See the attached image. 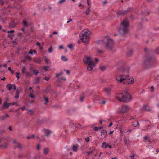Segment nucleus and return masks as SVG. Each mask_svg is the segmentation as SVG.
<instances>
[{"label": "nucleus", "instance_id": "603ef678", "mask_svg": "<svg viewBox=\"0 0 159 159\" xmlns=\"http://www.w3.org/2000/svg\"><path fill=\"white\" fill-rule=\"evenodd\" d=\"M84 99V97L83 96H82L80 98V100L81 102L83 101Z\"/></svg>", "mask_w": 159, "mask_h": 159}, {"label": "nucleus", "instance_id": "6ab92c4d", "mask_svg": "<svg viewBox=\"0 0 159 159\" xmlns=\"http://www.w3.org/2000/svg\"><path fill=\"white\" fill-rule=\"evenodd\" d=\"M143 139H144V142H151L149 138L147 136H145L144 137Z\"/></svg>", "mask_w": 159, "mask_h": 159}, {"label": "nucleus", "instance_id": "0e129e2a", "mask_svg": "<svg viewBox=\"0 0 159 159\" xmlns=\"http://www.w3.org/2000/svg\"><path fill=\"white\" fill-rule=\"evenodd\" d=\"M40 146L39 144H37V148L38 150H39L40 149Z\"/></svg>", "mask_w": 159, "mask_h": 159}, {"label": "nucleus", "instance_id": "cd10ccee", "mask_svg": "<svg viewBox=\"0 0 159 159\" xmlns=\"http://www.w3.org/2000/svg\"><path fill=\"white\" fill-rule=\"evenodd\" d=\"M143 109L145 110H146L147 111H149V108L148 106L145 105L143 107Z\"/></svg>", "mask_w": 159, "mask_h": 159}, {"label": "nucleus", "instance_id": "052dcab7", "mask_svg": "<svg viewBox=\"0 0 159 159\" xmlns=\"http://www.w3.org/2000/svg\"><path fill=\"white\" fill-rule=\"evenodd\" d=\"M87 3L89 5V7H90V1L89 0H87Z\"/></svg>", "mask_w": 159, "mask_h": 159}, {"label": "nucleus", "instance_id": "6e6552de", "mask_svg": "<svg viewBox=\"0 0 159 159\" xmlns=\"http://www.w3.org/2000/svg\"><path fill=\"white\" fill-rule=\"evenodd\" d=\"M130 107L127 105H124L122 106L121 108L119 111L120 113H125L129 110Z\"/></svg>", "mask_w": 159, "mask_h": 159}, {"label": "nucleus", "instance_id": "37998d69", "mask_svg": "<svg viewBox=\"0 0 159 159\" xmlns=\"http://www.w3.org/2000/svg\"><path fill=\"white\" fill-rule=\"evenodd\" d=\"M24 74L27 76H29L30 75V73L29 72L26 71L25 72Z\"/></svg>", "mask_w": 159, "mask_h": 159}, {"label": "nucleus", "instance_id": "49530a36", "mask_svg": "<svg viewBox=\"0 0 159 159\" xmlns=\"http://www.w3.org/2000/svg\"><path fill=\"white\" fill-rule=\"evenodd\" d=\"M146 147L147 148L151 149L153 148V147L152 145H151L147 146H146Z\"/></svg>", "mask_w": 159, "mask_h": 159}, {"label": "nucleus", "instance_id": "4c0bfd02", "mask_svg": "<svg viewBox=\"0 0 159 159\" xmlns=\"http://www.w3.org/2000/svg\"><path fill=\"white\" fill-rule=\"evenodd\" d=\"M63 74V72H61L59 73H57L56 74V76L57 77H58L59 76Z\"/></svg>", "mask_w": 159, "mask_h": 159}, {"label": "nucleus", "instance_id": "e433bc0d", "mask_svg": "<svg viewBox=\"0 0 159 159\" xmlns=\"http://www.w3.org/2000/svg\"><path fill=\"white\" fill-rule=\"evenodd\" d=\"M26 68L25 66H23V67L22 70V73L24 74H25V72H26Z\"/></svg>", "mask_w": 159, "mask_h": 159}, {"label": "nucleus", "instance_id": "e2e57ef3", "mask_svg": "<svg viewBox=\"0 0 159 159\" xmlns=\"http://www.w3.org/2000/svg\"><path fill=\"white\" fill-rule=\"evenodd\" d=\"M30 96L32 98H35V96L31 93L30 95Z\"/></svg>", "mask_w": 159, "mask_h": 159}, {"label": "nucleus", "instance_id": "20e7f679", "mask_svg": "<svg viewBox=\"0 0 159 159\" xmlns=\"http://www.w3.org/2000/svg\"><path fill=\"white\" fill-rule=\"evenodd\" d=\"M90 32L88 29H86L82 31L79 35L80 40L82 41L86 44L89 41V38Z\"/></svg>", "mask_w": 159, "mask_h": 159}, {"label": "nucleus", "instance_id": "c03bdc74", "mask_svg": "<svg viewBox=\"0 0 159 159\" xmlns=\"http://www.w3.org/2000/svg\"><path fill=\"white\" fill-rule=\"evenodd\" d=\"M66 1V0H61L58 2V3L60 4H61L64 2Z\"/></svg>", "mask_w": 159, "mask_h": 159}, {"label": "nucleus", "instance_id": "8fccbe9b", "mask_svg": "<svg viewBox=\"0 0 159 159\" xmlns=\"http://www.w3.org/2000/svg\"><path fill=\"white\" fill-rule=\"evenodd\" d=\"M109 147L110 148H112V146L111 145H109L108 144H107L105 146V148H107V147Z\"/></svg>", "mask_w": 159, "mask_h": 159}, {"label": "nucleus", "instance_id": "69168bd1", "mask_svg": "<svg viewBox=\"0 0 159 159\" xmlns=\"http://www.w3.org/2000/svg\"><path fill=\"white\" fill-rule=\"evenodd\" d=\"M9 130L11 131H12V128L11 126H10L9 127Z\"/></svg>", "mask_w": 159, "mask_h": 159}, {"label": "nucleus", "instance_id": "5fc2aeb1", "mask_svg": "<svg viewBox=\"0 0 159 159\" xmlns=\"http://www.w3.org/2000/svg\"><path fill=\"white\" fill-rule=\"evenodd\" d=\"M40 79V78L39 77H37L36 79V82L38 83H39V81Z\"/></svg>", "mask_w": 159, "mask_h": 159}, {"label": "nucleus", "instance_id": "a19ab883", "mask_svg": "<svg viewBox=\"0 0 159 159\" xmlns=\"http://www.w3.org/2000/svg\"><path fill=\"white\" fill-rule=\"evenodd\" d=\"M132 131V129H129L127 131L125 130L123 131V132L125 133H127V132L130 133Z\"/></svg>", "mask_w": 159, "mask_h": 159}, {"label": "nucleus", "instance_id": "b1692460", "mask_svg": "<svg viewBox=\"0 0 159 159\" xmlns=\"http://www.w3.org/2000/svg\"><path fill=\"white\" fill-rule=\"evenodd\" d=\"M58 81L60 82H63L66 80V79L64 77H62L61 78H58Z\"/></svg>", "mask_w": 159, "mask_h": 159}, {"label": "nucleus", "instance_id": "a211bd4d", "mask_svg": "<svg viewBox=\"0 0 159 159\" xmlns=\"http://www.w3.org/2000/svg\"><path fill=\"white\" fill-rule=\"evenodd\" d=\"M33 61L36 63H40L41 62V60L40 58H37L34 59L33 60Z\"/></svg>", "mask_w": 159, "mask_h": 159}, {"label": "nucleus", "instance_id": "6e6d98bb", "mask_svg": "<svg viewBox=\"0 0 159 159\" xmlns=\"http://www.w3.org/2000/svg\"><path fill=\"white\" fill-rule=\"evenodd\" d=\"M44 61L46 63H48L49 62L47 58H46L44 59Z\"/></svg>", "mask_w": 159, "mask_h": 159}, {"label": "nucleus", "instance_id": "58836bf2", "mask_svg": "<svg viewBox=\"0 0 159 159\" xmlns=\"http://www.w3.org/2000/svg\"><path fill=\"white\" fill-rule=\"evenodd\" d=\"M52 46H50L48 49V51L49 53H51L52 52Z\"/></svg>", "mask_w": 159, "mask_h": 159}, {"label": "nucleus", "instance_id": "423d86ee", "mask_svg": "<svg viewBox=\"0 0 159 159\" xmlns=\"http://www.w3.org/2000/svg\"><path fill=\"white\" fill-rule=\"evenodd\" d=\"M114 42L112 39L108 38L107 40L106 48L108 50L112 51L114 47Z\"/></svg>", "mask_w": 159, "mask_h": 159}, {"label": "nucleus", "instance_id": "a18cd8bd", "mask_svg": "<svg viewBox=\"0 0 159 159\" xmlns=\"http://www.w3.org/2000/svg\"><path fill=\"white\" fill-rule=\"evenodd\" d=\"M26 110H28L29 112L31 114H33L34 113L33 111L32 110H29L28 109H26Z\"/></svg>", "mask_w": 159, "mask_h": 159}, {"label": "nucleus", "instance_id": "dca6fc26", "mask_svg": "<svg viewBox=\"0 0 159 159\" xmlns=\"http://www.w3.org/2000/svg\"><path fill=\"white\" fill-rule=\"evenodd\" d=\"M16 24L15 23L14 21H12L9 24V27L11 28H13L16 26Z\"/></svg>", "mask_w": 159, "mask_h": 159}, {"label": "nucleus", "instance_id": "aec40b11", "mask_svg": "<svg viewBox=\"0 0 159 159\" xmlns=\"http://www.w3.org/2000/svg\"><path fill=\"white\" fill-rule=\"evenodd\" d=\"M19 88H18L16 90V93L15 95V98H18L19 97Z\"/></svg>", "mask_w": 159, "mask_h": 159}, {"label": "nucleus", "instance_id": "ddd939ff", "mask_svg": "<svg viewBox=\"0 0 159 159\" xmlns=\"http://www.w3.org/2000/svg\"><path fill=\"white\" fill-rule=\"evenodd\" d=\"M78 144L73 145L72 147L73 151L75 152H77L78 150Z\"/></svg>", "mask_w": 159, "mask_h": 159}, {"label": "nucleus", "instance_id": "2eb2a0df", "mask_svg": "<svg viewBox=\"0 0 159 159\" xmlns=\"http://www.w3.org/2000/svg\"><path fill=\"white\" fill-rule=\"evenodd\" d=\"M104 90L107 95H109L111 90V89L109 87H106L104 88Z\"/></svg>", "mask_w": 159, "mask_h": 159}, {"label": "nucleus", "instance_id": "5701e85b", "mask_svg": "<svg viewBox=\"0 0 159 159\" xmlns=\"http://www.w3.org/2000/svg\"><path fill=\"white\" fill-rule=\"evenodd\" d=\"M13 88L12 85L11 84H9L7 85V90H11V89Z\"/></svg>", "mask_w": 159, "mask_h": 159}, {"label": "nucleus", "instance_id": "680f3d73", "mask_svg": "<svg viewBox=\"0 0 159 159\" xmlns=\"http://www.w3.org/2000/svg\"><path fill=\"white\" fill-rule=\"evenodd\" d=\"M124 142H125V144H126V143H127V139L126 138H124Z\"/></svg>", "mask_w": 159, "mask_h": 159}, {"label": "nucleus", "instance_id": "79ce46f5", "mask_svg": "<svg viewBox=\"0 0 159 159\" xmlns=\"http://www.w3.org/2000/svg\"><path fill=\"white\" fill-rule=\"evenodd\" d=\"M106 69V67L105 66H101L100 67V69L101 70H104Z\"/></svg>", "mask_w": 159, "mask_h": 159}, {"label": "nucleus", "instance_id": "f3484780", "mask_svg": "<svg viewBox=\"0 0 159 159\" xmlns=\"http://www.w3.org/2000/svg\"><path fill=\"white\" fill-rule=\"evenodd\" d=\"M9 117V115L7 114H6L5 115L1 116V120H2L5 121Z\"/></svg>", "mask_w": 159, "mask_h": 159}, {"label": "nucleus", "instance_id": "4d7b16f0", "mask_svg": "<svg viewBox=\"0 0 159 159\" xmlns=\"http://www.w3.org/2000/svg\"><path fill=\"white\" fill-rule=\"evenodd\" d=\"M107 145L106 144V142H104L102 143L101 147L102 148H103L104 145Z\"/></svg>", "mask_w": 159, "mask_h": 159}, {"label": "nucleus", "instance_id": "7ed1b4c3", "mask_svg": "<svg viewBox=\"0 0 159 159\" xmlns=\"http://www.w3.org/2000/svg\"><path fill=\"white\" fill-rule=\"evenodd\" d=\"M129 24L127 20L125 19L121 23V24L118 29L119 33L122 35L127 33L128 30Z\"/></svg>", "mask_w": 159, "mask_h": 159}, {"label": "nucleus", "instance_id": "de8ad7c7", "mask_svg": "<svg viewBox=\"0 0 159 159\" xmlns=\"http://www.w3.org/2000/svg\"><path fill=\"white\" fill-rule=\"evenodd\" d=\"M89 140V137H86L85 140L86 142H88Z\"/></svg>", "mask_w": 159, "mask_h": 159}, {"label": "nucleus", "instance_id": "c9c22d12", "mask_svg": "<svg viewBox=\"0 0 159 159\" xmlns=\"http://www.w3.org/2000/svg\"><path fill=\"white\" fill-rule=\"evenodd\" d=\"M7 144H5L4 145L3 144L2 145H0V147H2V148H7Z\"/></svg>", "mask_w": 159, "mask_h": 159}, {"label": "nucleus", "instance_id": "c756f323", "mask_svg": "<svg viewBox=\"0 0 159 159\" xmlns=\"http://www.w3.org/2000/svg\"><path fill=\"white\" fill-rule=\"evenodd\" d=\"M49 152V149L48 148H45L43 150V153L45 154H47Z\"/></svg>", "mask_w": 159, "mask_h": 159}, {"label": "nucleus", "instance_id": "4468645a", "mask_svg": "<svg viewBox=\"0 0 159 159\" xmlns=\"http://www.w3.org/2000/svg\"><path fill=\"white\" fill-rule=\"evenodd\" d=\"M10 106L9 103H8L5 102L3 103V106H2V108L4 109H7Z\"/></svg>", "mask_w": 159, "mask_h": 159}, {"label": "nucleus", "instance_id": "864d4df0", "mask_svg": "<svg viewBox=\"0 0 159 159\" xmlns=\"http://www.w3.org/2000/svg\"><path fill=\"white\" fill-rule=\"evenodd\" d=\"M68 47L70 49H72L73 48V45L72 44H69L68 45Z\"/></svg>", "mask_w": 159, "mask_h": 159}, {"label": "nucleus", "instance_id": "bf43d9fd", "mask_svg": "<svg viewBox=\"0 0 159 159\" xmlns=\"http://www.w3.org/2000/svg\"><path fill=\"white\" fill-rule=\"evenodd\" d=\"M10 105H13L16 104V103L15 102H12L11 103H9Z\"/></svg>", "mask_w": 159, "mask_h": 159}, {"label": "nucleus", "instance_id": "72a5a7b5", "mask_svg": "<svg viewBox=\"0 0 159 159\" xmlns=\"http://www.w3.org/2000/svg\"><path fill=\"white\" fill-rule=\"evenodd\" d=\"M25 58L28 60H30L31 59V57L28 55H26L25 57Z\"/></svg>", "mask_w": 159, "mask_h": 159}, {"label": "nucleus", "instance_id": "4be33fe9", "mask_svg": "<svg viewBox=\"0 0 159 159\" xmlns=\"http://www.w3.org/2000/svg\"><path fill=\"white\" fill-rule=\"evenodd\" d=\"M34 53L35 54H36L37 53V51H36V50H33L32 49H30L28 53L29 54H33Z\"/></svg>", "mask_w": 159, "mask_h": 159}, {"label": "nucleus", "instance_id": "39448f33", "mask_svg": "<svg viewBox=\"0 0 159 159\" xmlns=\"http://www.w3.org/2000/svg\"><path fill=\"white\" fill-rule=\"evenodd\" d=\"M83 61L84 63L87 64L89 66L87 67V70L91 71L94 66V64L92 61V58L90 57L86 56L83 58Z\"/></svg>", "mask_w": 159, "mask_h": 159}, {"label": "nucleus", "instance_id": "2f4dec72", "mask_svg": "<svg viewBox=\"0 0 159 159\" xmlns=\"http://www.w3.org/2000/svg\"><path fill=\"white\" fill-rule=\"evenodd\" d=\"M61 59L62 60L65 61H67V59L66 58L65 56H63L61 57Z\"/></svg>", "mask_w": 159, "mask_h": 159}, {"label": "nucleus", "instance_id": "bb28decb", "mask_svg": "<svg viewBox=\"0 0 159 159\" xmlns=\"http://www.w3.org/2000/svg\"><path fill=\"white\" fill-rule=\"evenodd\" d=\"M90 11V7H88L87 8V9H86V10L85 12V13L86 15H88L89 14Z\"/></svg>", "mask_w": 159, "mask_h": 159}, {"label": "nucleus", "instance_id": "f8f14e48", "mask_svg": "<svg viewBox=\"0 0 159 159\" xmlns=\"http://www.w3.org/2000/svg\"><path fill=\"white\" fill-rule=\"evenodd\" d=\"M14 32V30H11L10 31H7V33L8 34V37L10 38H11V39H12L13 36L14 35V34H13V32Z\"/></svg>", "mask_w": 159, "mask_h": 159}, {"label": "nucleus", "instance_id": "13d9d810", "mask_svg": "<svg viewBox=\"0 0 159 159\" xmlns=\"http://www.w3.org/2000/svg\"><path fill=\"white\" fill-rule=\"evenodd\" d=\"M156 52L157 54L159 53V48H157L156 50Z\"/></svg>", "mask_w": 159, "mask_h": 159}, {"label": "nucleus", "instance_id": "774afa93", "mask_svg": "<svg viewBox=\"0 0 159 159\" xmlns=\"http://www.w3.org/2000/svg\"><path fill=\"white\" fill-rule=\"evenodd\" d=\"M105 103H106V101L105 100H102V101L101 102V103L103 104H105Z\"/></svg>", "mask_w": 159, "mask_h": 159}, {"label": "nucleus", "instance_id": "1a4fd4ad", "mask_svg": "<svg viewBox=\"0 0 159 159\" xmlns=\"http://www.w3.org/2000/svg\"><path fill=\"white\" fill-rule=\"evenodd\" d=\"M130 10L131 9L130 8H128L127 10L121 11H119L117 12V14L118 15H124L126 14L127 12L130 11Z\"/></svg>", "mask_w": 159, "mask_h": 159}, {"label": "nucleus", "instance_id": "f257e3e1", "mask_svg": "<svg viewBox=\"0 0 159 159\" xmlns=\"http://www.w3.org/2000/svg\"><path fill=\"white\" fill-rule=\"evenodd\" d=\"M116 98L120 101L127 102L131 100V97L128 92L123 91L117 93Z\"/></svg>", "mask_w": 159, "mask_h": 159}, {"label": "nucleus", "instance_id": "a878e982", "mask_svg": "<svg viewBox=\"0 0 159 159\" xmlns=\"http://www.w3.org/2000/svg\"><path fill=\"white\" fill-rule=\"evenodd\" d=\"M107 132L105 130H103L101 132V134L103 135H107Z\"/></svg>", "mask_w": 159, "mask_h": 159}, {"label": "nucleus", "instance_id": "338daca9", "mask_svg": "<svg viewBox=\"0 0 159 159\" xmlns=\"http://www.w3.org/2000/svg\"><path fill=\"white\" fill-rule=\"evenodd\" d=\"M44 79L46 81H48L49 80V78L48 77H44Z\"/></svg>", "mask_w": 159, "mask_h": 159}, {"label": "nucleus", "instance_id": "7c9ffc66", "mask_svg": "<svg viewBox=\"0 0 159 159\" xmlns=\"http://www.w3.org/2000/svg\"><path fill=\"white\" fill-rule=\"evenodd\" d=\"M35 135L34 134L31 135L30 136H29L27 137V138L28 139H34V138Z\"/></svg>", "mask_w": 159, "mask_h": 159}, {"label": "nucleus", "instance_id": "09e8293b", "mask_svg": "<svg viewBox=\"0 0 159 159\" xmlns=\"http://www.w3.org/2000/svg\"><path fill=\"white\" fill-rule=\"evenodd\" d=\"M150 89H151V92H153L154 91V87L153 86H152L150 87Z\"/></svg>", "mask_w": 159, "mask_h": 159}, {"label": "nucleus", "instance_id": "0eeeda50", "mask_svg": "<svg viewBox=\"0 0 159 159\" xmlns=\"http://www.w3.org/2000/svg\"><path fill=\"white\" fill-rule=\"evenodd\" d=\"M154 59L152 57L147 56L146 60L144 61V64L148 66H151L154 62Z\"/></svg>", "mask_w": 159, "mask_h": 159}, {"label": "nucleus", "instance_id": "f704fd0d", "mask_svg": "<svg viewBox=\"0 0 159 159\" xmlns=\"http://www.w3.org/2000/svg\"><path fill=\"white\" fill-rule=\"evenodd\" d=\"M23 25L27 27L28 26V24L27 22L25 20H23Z\"/></svg>", "mask_w": 159, "mask_h": 159}, {"label": "nucleus", "instance_id": "f03ea898", "mask_svg": "<svg viewBox=\"0 0 159 159\" xmlns=\"http://www.w3.org/2000/svg\"><path fill=\"white\" fill-rule=\"evenodd\" d=\"M116 79L118 82L122 83L125 84H130L134 82L132 78L124 75H117Z\"/></svg>", "mask_w": 159, "mask_h": 159}, {"label": "nucleus", "instance_id": "473e14b6", "mask_svg": "<svg viewBox=\"0 0 159 159\" xmlns=\"http://www.w3.org/2000/svg\"><path fill=\"white\" fill-rule=\"evenodd\" d=\"M43 69L45 71L47 70L49 68V66H43L42 67Z\"/></svg>", "mask_w": 159, "mask_h": 159}, {"label": "nucleus", "instance_id": "3c124183", "mask_svg": "<svg viewBox=\"0 0 159 159\" xmlns=\"http://www.w3.org/2000/svg\"><path fill=\"white\" fill-rule=\"evenodd\" d=\"M99 128H98V127H95L93 128V130H94L95 131H98V130L99 129Z\"/></svg>", "mask_w": 159, "mask_h": 159}, {"label": "nucleus", "instance_id": "c85d7f7f", "mask_svg": "<svg viewBox=\"0 0 159 159\" xmlns=\"http://www.w3.org/2000/svg\"><path fill=\"white\" fill-rule=\"evenodd\" d=\"M32 72H33L34 74L35 75H37V74L39 73V70L34 69L33 70Z\"/></svg>", "mask_w": 159, "mask_h": 159}, {"label": "nucleus", "instance_id": "9d476101", "mask_svg": "<svg viewBox=\"0 0 159 159\" xmlns=\"http://www.w3.org/2000/svg\"><path fill=\"white\" fill-rule=\"evenodd\" d=\"M43 131L45 135L47 137H49L50 136V134L52 133L51 131L46 129H43Z\"/></svg>", "mask_w": 159, "mask_h": 159}, {"label": "nucleus", "instance_id": "ea45409f", "mask_svg": "<svg viewBox=\"0 0 159 159\" xmlns=\"http://www.w3.org/2000/svg\"><path fill=\"white\" fill-rule=\"evenodd\" d=\"M97 52L100 54L103 53L104 51L98 49L97 50Z\"/></svg>", "mask_w": 159, "mask_h": 159}, {"label": "nucleus", "instance_id": "412c9836", "mask_svg": "<svg viewBox=\"0 0 159 159\" xmlns=\"http://www.w3.org/2000/svg\"><path fill=\"white\" fill-rule=\"evenodd\" d=\"M133 126L134 127H139V124L138 121H135L134 122Z\"/></svg>", "mask_w": 159, "mask_h": 159}, {"label": "nucleus", "instance_id": "9b49d317", "mask_svg": "<svg viewBox=\"0 0 159 159\" xmlns=\"http://www.w3.org/2000/svg\"><path fill=\"white\" fill-rule=\"evenodd\" d=\"M13 143H14L15 148H17L19 149L22 148L21 145L19 143H17L15 140H13Z\"/></svg>", "mask_w": 159, "mask_h": 159}, {"label": "nucleus", "instance_id": "393cba45", "mask_svg": "<svg viewBox=\"0 0 159 159\" xmlns=\"http://www.w3.org/2000/svg\"><path fill=\"white\" fill-rule=\"evenodd\" d=\"M43 99L45 101V103H44V104L45 105H46L47 103L48 102V98L47 97L45 96H44Z\"/></svg>", "mask_w": 159, "mask_h": 159}]
</instances>
